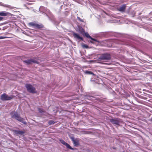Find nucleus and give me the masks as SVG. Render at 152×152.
Masks as SVG:
<instances>
[{
    "label": "nucleus",
    "mask_w": 152,
    "mask_h": 152,
    "mask_svg": "<svg viewBox=\"0 0 152 152\" xmlns=\"http://www.w3.org/2000/svg\"><path fill=\"white\" fill-rule=\"evenodd\" d=\"M55 123V122L54 121H53L52 120H50L48 122V124L50 125L53 124Z\"/></svg>",
    "instance_id": "obj_15"
},
{
    "label": "nucleus",
    "mask_w": 152,
    "mask_h": 152,
    "mask_svg": "<svg viewBox=\"0 0 152 152\" xmlns=\"http://www.w3.org/2000/svg\"><path fill=\"white\" fill-rule=\"evenodd\" d=\"M60 141L64 145H65L66 143L64 140H60Z\"/></svg>",
    "instance_id": "obj_16"
},
{
    "label": "nucleus",
    "mask_w": 152,
    "mask_h": 152,
    "mask_svg": "<svg viewBox=\"0 0 152 152\" xmlns=\"http://www.w3.org/2000/svg\"><path fill=\"white\" fill-rule=\"evenodd\" d=\"M10 13L6 11H1L0 12V16H7L10 15Z\"/></svg>",
    "instance_id": "obj_10"
},
{
    "label": "nucleus",
    "mask_w": 152,
    "mask_h": 152,
    "mask_svg": "<svg viewBox=\"0 0 152 152\" xmlns=\"http://www.w3.org/2000/svg\"><path fill=\"white\" fill-rule=\"evenodd\" d=\"M82 46L83 48H88V46L87 45L85 44H83L82 45Z\"/></svg>",
    "instance_id": "obj_18"
},
{
    "label": "nucleus",
    "mask_w": 152,
    "mask_h": 152,
    "mask_svg": "<svg viewBox=\"0 0 152 152\" xmlns=\"http://www.w3.org/2000/svg\"><path fill=\"white\" fill-rule=\"evenodd\" d=\"M85 35L87 38H89L91 39L92 40L96 41L95 39L92 38L87 33H85Z\"/></svg>",
    "instance_id": "obj_13"
},
{
    "label": "nucleus",
    "mask_w": 152,
    "mask_h": 152,
    "mask_svg": "<svg viewBox=\"0 0 152 152\" xmlns=\"http://www.w3.org/2000/svg\"><path fill=\"white\" fill-rule=\"evenodd\" d=\"M4 19L3 17L0 16V21Z\"/></svg>",
    "instance_id": "obj_20"
},
{
    "label": "nucleus",
    "mask_w": 152,
    "mask_h": 152,
    "mask_svg": "<svg viewBox=\"0 0 152 152\" xmlns=\"http://www.w3.org/2000/svg\"><path fill=\"white\" fill-rule=\"evenodd\" d=\"M111 56L110 54L105 53L102 54L98 58L99 60L100 61H108L110 60Z\"/></svg>",
    "instance_id": "obj_2"
},
{
    "label": "nucleus",
    "mask_w": 152,
    "mask_h": 152,
    "mask_svg": "<svg viewBox=\"0 0 152 152\" xmlns=\"http://www.w3.org/2000/svg\"><path fill=\"white\" fill-rule=\"evenodd\" d=\"M85 73L87 74L94 75V74L91 71H86L85 72Z\"/></svg>",
    "instance_id": "obj_17"
},
{
    "label": "nucleus",
    "mask_w": 152,
    "mask_h": 152,
    "mask_svg": "<svg viewBox=\"0 0 152 152\" xmlns=\"http://www.w3.org/2000/svg\"><path fill=\"white\" fill-rule=\"evenodd\" d=\"M120 119L115 118L110 120V122L113 124L116 125H118L120 122Z\"/></svg>",
    "instance_id": "obj_6"
},
{
    "label": "nucleus",
    "mask_w": 152,
    "mask_h": 152,
    "mask_svg": "<svg viewBox=\"0 0 152 152\" xmlns=\"http://www.w3.org/2000/svg\"><path fill=\"white\" fill-rule=\"evenodd\" d=\"M11 115L12 118H15L25 124H26L24 119L20 117L16 112H11Z\"/></svg>",
    "instance_id": "obj_1"
},
{
    "label": "nucleus",
    "mask_w": 152,
    "mask_h": 152,
    "mask_svg": "<svg viewBox=\"0 0 152 152\" xmlns=\"http://www.w3.org/2000/svg\"><path fill=\"white\" fill-rule=\"evenodd\" d=\"M126 8V5L124 4L118 8V10L119 11L121 12H124Z\"/></svg>",
    "instance_id": "obj_9"
},
{
    "label": "nucleus",
    "mask_w": 152,
    "mask_h": 152,
    "mask_svg": "<svg viewBox=\"0 0 152 152\" xmlns=\"http://www.w3.org/2000/svg\"><path fill=\"white\" fill-rule=\"evenodd\" d=\"M39 110H40V109H39ZM39 112H41V111H40V110H39Z\"/></svg>",
    "instance_id": "obj_21"
},
{
    "label": "nucleus",
    "mask_w": 152,
    "mask_h": 152,
    "mask_svg": "<svg viewBox=\"0 0 152 152\" xmlns=\"http://www.w3.org/2000/svg\"><path fill=\"white\" fill-rule=\"evenodd\" d=\"M24 62L27 64H31L32 63H37V61L33 59H28L25 60Z\"/></svg>",
    "instance_id": "obj_11"
},
{
    "label": "nucleus",
    "mask_w": 152,
    "mask_h": 152,
    "mask_svg": "<svg viewBox=\"0 0 152 152\" xmlns=\"http://www.w3.org/2000/svg\"><path fill=\"white\" fill-rule=\"evenodd\" d=\"M12 98V96H8L5 94H2L1 96V99L3 101L10 100Z\"/></svg>",
    "instance_id": "obj_4"
},
{
    "label": "nucleus",
    "mask_w": 152,
    "mask_h": 152,
    "mask_svg": "<svg viewBox=\"0 0 152 152\" xmlns=\"http://www.w3.org/2000/svg\"><path fill=\"white\" fill-rule=\"evenodd\" d=\"M73 36L75 38H76L77 39H80L81 40H83V39L79 35L77 34L74 33L73 34Z\"/></svg>",
    "instance_id": "obj_12"
},
{
    "label": "nucleus",
    "mask_w": 152,
    "mask_h": 152,
    "mask_svg": "<svg viewBox=\"0 0 152 152\" xmlns=\"http://www.w3.org/2000/svg\"><path fill=\"white\" fill-rule=\"evenodd\" d=\"M65 145L67 148H68L70 149H71L72 150H74V149L73 148H72L67 143H66V145Z\"/></svg>",
    "instance_id": "obj_14"
},
{
    "label": "nucleus",
    "mask_w": 152,
    "mask_h": 152,
    "mask_svg": "<svg viewBox=\"0 0 152 152\" xmlns=\"http://www.w3.org/2000/svg\"><path fill=\"white\" fill-rule=\"evenodd\" d=\"M13 131L15 134L20 135H22L25 133L24 132L19 130H14Z\"/></svg>",
    "instance_id": "obj_8"
},
{
    "label": "nucleus",
    "mask_w": 152,
    "mask_h": 152,
    "mask_svg": "<svg viewBox=\"0 0 152 152\" xmlns=\"http://www.w3.org/2000/svg\"><path fill=\"white\" fill-rule=\"evenodd\" d=\"M29 24L30 26H33L35 28H40L42 27L41 25L33 22H31L29 23Z\"/></svg>",
    "instance_id": "obj_7"
},
{
    "label": "nucleus",
    "mask_w": 152,
    "mask_h": 152,
    "mask_svg": "<svg viewBox=\"0 0 152 152\" xmlns=\"http://www.w3.org/2000/svg\"><path fill=\"white\" fill-rule=\"evenodd\" d=\"M71 139L73 142V144L75 146H77L79 144V140L78 138L75 139L73 137H71Z\"/></svg>",
    "instance_id": "obj_5"
},
{
    "label": "nucleus",
    "mask_w": 152,
    "mask_h": 152,
    "mask_svg": "<svg viewBox=\"0 0 152 152\" xmlns=\"http://www.w3.org/2000/svg\"><path fill=\"white\" fill-rule=\"evenodd\" d=\"M7 38V37H2L1 36L0 37V39H5Z\"/></svg>",
    "instance_id": "obj_19"
},
{
    "label": "nucleus",
    "mask_w": 152,
    "mask_h": 152,
    "mask_svg": "<svg viewBox=\"0 0 152 152\" xmlns=\"http://www.w3.org/2000/svg\"><path fill=\"white\" fill-rule=\"evenodd\" d=\"M26 87L27 88L28 91L31 93H35V88L33 87V86L30 84H26Z\"/></svg>",
    "instance_id": "obj_3"
}]
</instances>
